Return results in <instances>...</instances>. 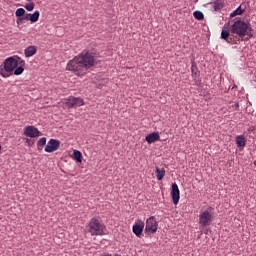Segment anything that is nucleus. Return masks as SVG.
I'll return each instance as SVG.
<instances>
[{
    "label": "nucleus",
    "instance_id": "nucleus-18",
    "mask_svg": "<svg viewBox=\"0 0 256 256\" xmlns=\"http://www.w3.org/2000/svg\"><path fill=\"white\" fill-rule=\"evenodd\" d=\"M73 159H74L77 163H82V162H83V154L81 153V151H79V150H74Z\"/></svg>",
    "mask_w": 256,
    "mask_h": 256
},
{
    "label": "nucleus",
    "instance_id": "nucleus-30",
    "mask_svg": "<svg viewBox=\"0 0 256 256\" xmlns=\"http://www.w3.org/2000/svg\"><path fill=\"white\" fill-rule=\"evenodd\" d=\"M0 150H2V146L0 145Z\"/></svg>",
    "mask_w": 256,
    "mask_h": 256
},
{
    "label": "nucleus",
    "instance_id": "nucleus-3",
    "mask_svg": "<svg viewBox=\"0 0 256 256\" xmlns=\"http://www.w3.org/2000/svg\"><path fill=\"white\" fill-rule=\"evenodd\" d=\"M230 32L232 35H236L239 38H244L245 36H248V38L253 37V29L251 27V24L247 21L243 20H237L231 25Z\"/></svg>",
    "mask_w": 256,
    "mask_h": 256
},
{
    "label": "nucleus",
    "instance_id": "nucleus-27",
    "mask_svg": "<svg viewBox=\"0 0 256 256\" xmlns=\"http://www.w3.org/2000/svg\"><path fill=\"white\" fill-rule=\"evenodd\" d=\"M101 256H113V255L110 254V253H105V252H104V253L101 254Z\"/></svg>",
    "mask_w": 256,
    "mask_h": 256
},
{
    "label": "nucleus",
    "instance_id": "nucleus-15",
    "mask_svg": "<svg viewBox=\"0 0 256 256\" xmlns=\"http://www.w3.org/2000/svg\"><path fill=\"white\" fill-rule=\"evenodd\" d=\"M37 50H38L37 46L30 45L25 48L24 54L26 57H31L37 53Z\"/></svg>",
    "mask_w": 256,
    "mask_h": 256
},
{
    "label": "nucleus",
    "instance_id": "nucleus-4",
    "mask_svg": "<svg viewBox=\"0 0 256 256\" xmlns=\"http://www.w3.org/2000/svg\"><path fill=\"white\" fill-rule=\"evenodd\" d=\"M86 229L92 237L105 236V232L107 231V227L105 226L103 221H101V219L97 217H93L90 219V221L86 225Z\"/></svg>",
    "mask_w": 256,
    "mask_h": 256
},
{
    "label": "nucleus",
    "instance_id": "nucleus-23",
    "mask_svg": "<svg viewBox=\"0 0 256 256\" xmlns=\"http://www.w3.org/2000/svg\"><path fill=\"white\" fill-rule=\"evenodd\" d=\"M230 33H231V30L228 31L226 29H223L221 32V38L227 41Z\"/></svg>",
    "mask_w": 256,
    "mask_h": 256
},
{
    "label": "nucleus",
    "instance_id": "nucleus-20",
    "mask_svg": "<svg viewBox=\"0 0 256 256\" xmlns=\"http://www.w3.org/2000/svg\"><path fill=\"white\" fill-rule=\"evenodd\" d=\"M46 144H47V138H46V137H42V138H40V139L38 140V142H37V147H38V149L40 150V148L46 146Z\"/></svg>",
    "mask_w": 256,
    "mask_h": 256
},
{
    "label": "nucleus",
    "instance_id": "nucleus-11",
    "mask_svg": "<svg viewBox=\"0 0 256 256\" xmlns=\"http://www.w3.org/2000/svg\"><path fill=\"white\" fill-rule=\"evenodd\" d=\"M171 197H172L173 204L176 206L179 203V199H180V190L176 183L172 184Z\"/></svg>",
    "mask_w": 256,
    "mask_h": 256
},
{
    "label": "nucleus",
    "instance_id": "nucleus-28",
    "mask_svg": "<svg viewBox=\"0 0 256 256\" xmlns=\"http://www.w3.org/2000/svg\"><path fill=\"white\" fill-rule=\"evenodd\" d=\"M235 107H237V109H238V107H239V103L238 102L235 103Z\"/></svg>",
    "mask_w": 256,
    "mask_h": 256
},
{
    "label": "nucleus",
    "instance_id": "nucleus-31",
    "mask_svg": "<svg viewBox=\"0 0 256 256\" xmlns=\"http://www.w3.org/2000/svg\"><path fill=\"white\" fill-rule=\"evenodd\" d=\"M26 1H32V0H26Z\"/></svg>",
    "mask_w": 256,
    "mask_h": 256
},
{
    "label": "nucleus",
    "instance_id": "nucleus-10",
    "mask_svg": "<svg viewBox=\"0 0 256 256\" xmlns=\"http://www.w3.org/2000/svg\"><path fill=\"white\" fill-rule=\"evenodd\" d=\"M24 135L26 137L35 138V137H41L42 132L35 126H27L24 129Z\"/></svg>",
    "mask_w": 256,
    "mask_h": 256
},
{
    "label": "nucleus",
    "instance_id": "nucleus-1",
    "mask_svg": "<svg viewBox=\"0 0 256 256\" xmlns=\"http://www.w3.org/2000/svg\"><path fill=\"white\" fill-rule=\"evenodd\" d=\"M95 56L89 50H84L72 60L68 61L66 70L73 72L77 77H85L93 66H95Z\"/></svg>",
    "mask_w": 256,
    "mask_h": 256
},
{
    "label": "nucleus",
    "instance_id": "nucleus-8",
    "mask_svg": "<svg viewBox=\"0 0 256 256\" xmlns=\"http://www.w3.org/2000/svg\"><path fill=\"white\" fill-rule=\"evenodd\" d=\"M60 147H61V141L52 138L47 142V145L45 146L44 151L46 153H54L58 151Z\"/></svg>",
    "mask_w": 256,
    "mask_h": 256
},
{
    "label": "nucleus",
    "instance_id": "nucleus-24",
    "mask_svg": "<svg viewBox=\"0 0 256 256\" xmlns=\"http://www.w3.org/2000/svg\"><path fill=\"white\" fill-rule=\"evenodd\" d=\"M193 15L198 20H203L204 19V14L201 11H195L193 13Z\"/></svg>",
    "mask_w": 256,
    "mask_h": 256
},
{
    "label": "nucleus",
    "instance_id": "nucleus-9",
    "mask_svg": "<svg viewBox=\"0 0 256 256\" xmlns=\"http://www.w3.org/2000/svg\"><path fill=\"white\" fill-rule=\"evenodd\" d=\"M143 230H144L143 220L137 219L134 225L132 226V232L136 237L141 238V235L143 234Z\"/></svg>",
    "mask_w": 256,
    "mask_h": 256
},
{
    "label": "nucleus",
    "instance_id": "nucleus-16",
    "mask_svg": "<svg viewBox=\"0 0 256 256\" xmlns=\"http://www.w3.org/2000/svg\"><path fill=\"white\" fill-rule=\"evenodd\" d=\"M209 4L212 5L213 10L216 11V12L220 11L224 6V3H223L222 0H215L213 2H210Z\"/></svg>",
    "mask_w": 256,
    "mask_h": 256
},
{
    "label": "nucleus",
    "instance_id": "nucleus-12",
    "mask_svg": "<svg viewBox=\"0 0 256 256\" xmlns=\"http://www.w3.org/2000/svg\"><path fill=\"white\" fill-rule=\"evenodd\" d=\"M191 73L193 81H195V83H200V71L194 60L191 61Z\"/></svg>",
    "mask_w": 256,
    "mask_h": 256
},
{
    "label": "nucleus",
    "instance_id": "nucleus-21",
    "mask_svg": "<svg viewBox=\"0 0 256 256\" xmlns=\"http://www.w3.org/2000/svg\"><path fill=\"white\" fill-rule=\"evenodd\" d=\"M244 11H245V9H242V8H241V5H240L236 10H234V11L230 14V17H234V16H237V15H241Z\"/></svg>",
    "mask_w": 256,
    "mask_h": 256
},
{
    "label": "nucleus",
    "instance_id": "nucleus-19",
    "mask_svg": "<svg viewBox=\"0 0 256 256\" xmlns=\"http://www.w3.org/2000/svg\"><path fill=\"white\" fill-rule=\"evenodd\" d=\"M165 169H159L158 167H156V178L158 181H162L164 176H165Z\"/></svg>",
    "mask_w": 256,
    "mask_h": 256
},
{
    "label": "nucleus",
    "instance_id": "nucleus-26",
    "mask_svg": "<svg viewBox=\"0 0 256 256\" xmlns=\"http://www.w3.org/2000/svg\"><path fill=\"white\" fill-rule=\"evenodd\" d=\"M24 20H26L25 16H23V17H18V18L16 19L17 25L20 26L21 24H23V23H24Z\"/></svg>",
    "mask_w": 256,
    "mask_h": 256
},
{
    "label": "nucleus",
    "instance_id": "nucleus-25",
    "mask_svg": "<svg viewBox=\"0 0 256 256\" xmlns=\"http://www.w3.org/2000/svg\"><path fill=\"white\" fill-rule=\"evenodd\" d=\"M34 8H35V3L34 2H31V3L25 5V9L28 10V11H33Z\"/></svg>",
    "mask_w": 256,
    "mask_h": 256
},
{
    "label": "nucleus",
    "instance_id": "nucleus-7",
    "mask_svg": "<svg viewBox=\"0 0 256 256\" xmlns=\"http://www.w3.org/2000/svg\"><path fill=\"white\" fill-rule=\"evenodd\" d=\"M83 105H85L83 99L74 96H70L64 103L65 109H74L77 107H83Z\"/></svg>",
    "mask_w": 256,
    "mask_h": 256
},
{
    "label": "nucleus",
    "instance_id": "nucleus-17",
    "mask_svg": "<svg viewBox=\"0 0 256 256\" xmlns=\"http://www.w3.org/2000/svg\"><path fill=\"white\" fill-rule=\"evenodd\" d=\"M236 145L238 148H244L246 146V139L244 135H239L236 137Z\"/></svg>",
    "mask_w": 256,
    "mask_h": 256
},
{
    "label": "nucleus",
    "instance_id": "nucleus-2",
    "mask_svg": "<svg viewBox=\"0 0 256 256\" xmlns=\"http://www.w3.org/2000/svg\"><path fill=\"white\" fill-rule=\"evenodd\" d=\"M26 62L20 57H8L5 59L3 66L0 67V75L7 79L11 77V75H21L25 68Z\"/></svg>",
    "mask_w": 256,
    "mask_h": 256
},
{
    "label": "nucleus",
    "instance_id": "nucleus-22",
    "mask_svg": "<svg viewBox=\"0 0 256 256\" xmlns=\"http://www.w3.org/2000/svg\"><path fill=\"white\" fill-rule=\"evenodd\" d=\"M26 14V10L24 8H19L15 12L16 17H23Z\"/></svg>",
    "mask_w": 256,
    "mask_h": 256
},
{
    "label": "nucleus",
    "instance_id": "nucleus-14",
    "mask_svg": "<svg viewBox=\"0 0 256 256\" xmlns=\"http://www.w3.org/2000/svg\"><path fill=\"white\" fill-rule=\"evenodd\" d=\"M146 141L148 144H153L155 141H159L160 136L158 132H152L146 136Z\"/></svg>",
    "mask_w": 256,
    "mask_h": 256
},
{
    "label": "nucleus",
    "instance_id": "nucleus-29",
    "mask_svg": "<svg viewBox=\"0 0 256 256\" xmlns=\"http://www.w3.org/2000/svg\"><path fill=\"white\" fill-rule=\"evenodd\" d=\"M115 256H121L120 254H115Z\"/></svg>",
    "mask_w": 256,
    "mask_h": 256
},
{
    "label": "nucleus",
    "instance_id": "nucleus-13",
    "mask_svg": "<svg viewBox=\"0 0 256 256\" xmlns=\"http://www.w3.org/2000/svg\"><path fill=\"white\" fill-rule=\"evenodd\" d=\"M40 11H35L33 14L28 13L25 15V20L31 21L32 23L38 22L40 18Z\"/></svg>",
    "mask_w": 256,
    "mask_h": 256
},
{
    "label": "nucleus",
    "instance_id": "nucleus-32",
    "mask_svg": "<svg viewBox=\"0 0 256 256\" xmlns=\"http://www.w3.org/2000/svg\"><path fill=\"white\" fill-rule=\"evenodd\" d=\"M15 1H20V0H15Z\"/></svg>",
    "mask_w": 256,
    "mask_h": 256
},
{
    "label": "nucleus",
    "instance_id": "nucleus-5",
    "mask_svg": "<svg viewBox=\"0 0 256 256\" xmlns=\"http://www.w3.org/2000/svg\"><path fill=\"white\" fill-rule=\"evenodd\" d=\"M213 221V214L208 210H201L199 213V225L202 228L209 227Z\"/></svg>",
    "mask_w": 256,
    "mask_h": 256
},
{
    "label": "nucleus",
    "instance_id": "nucleus-6",
    "mask_svg": "<svg viewBox=\"0 0 256 256\" xmlns=\"http://www.w3.org/2000/svg\"><path fill=\"white\" fill-rule=\"evenodd\" d=\"M158 229V221L154 216H150L146 220V226L144 229V233L146 236L154 235Z\"/></svg>",
    "mask_w": 256,
    "mask_h": 256
}]
</instances>
